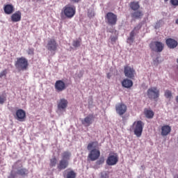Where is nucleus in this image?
<instances>
[{
    "instance_id": "f257e3e1",
    "label": "nucleus",
    "mask_w": 178,
    "mask_h": 178,
    "mask_svg": "<svg viewBox=\"0 0 178 178\" xmlns=\"http://www.w3.org/2000/svg\"><path fill=\"white\" fill-rule=\"evenodd\" d=\"M63 15L65 16L67 19L74 17V15H76V6L70 4L65 6L60 13V15L63 16Z\"/></svg>"
},
{
    "instance_id": "f03ea898",
    "label": "nucleus",
    "mask_w": 178,
    "mask_h": 178,
    "mask_svg": "<svg viewBox=\"0 0 178 178\" xmlns=\"http://www.w3.org/2000/svg\"><path fill=\"white\" fill-rule=\"evenodd\" d=\"M15 66L19 72H24L29 69V60L23 56L17 58Z\"/></svg>"
},
{
    "instance_id": "7ed1b4c3",
    "label": "nucleus",
    "mask_w": 178,
    "mask_h": 178,
    "mask_svg": "<svg viewBox=\"0 0 178 178\" xmlns=\"http://www.w3.org/2000/svg\"><path fill=\"white\" fill-rule=\"evenodd\" d=\"M30 172L29 171V169L26 168H19L17 169V171L15 172V170H11L10 175L8 177V178H16L17 176H19V177H29V174Z\"/></svg>"
},
{
    "instance_id": "20e7f679",
    "label": "nucleus",
    "mask_w": 178,
    "mask_h": 178,
    "mask_svg": "<svg viewBox=\"0 0 178 178\" xmlns=\"http://www.w3.org/2000/svg\"><path fill=\"white\" fill-rule=\"evenodd\" d=\"M132 130L136 137H141L144 129V122L141 120L135 121L131 127Z\"/></svg>"
},
{
    "instance_id": "39448f33",
    "label": "nucleus",
    "mask_w": 178,
    "mask_h": 178,
    "mask_svg": "<svg viewBox=\"0 0 178 178\" xmlns=\"http://www.w3.org/2000/svg\"><path fill=\"white\" fill-rule=\"evenodd\" d=\"M58 47H59V44L54 38L49 39L46 44L47 51H49L51 54L53 53L54 55H55V52L58 51Z\"/></svg>"
},
{
    "instance_id": "423d86ee",
    "label": "nucleus",
    "mask_w": 178,
    "mask_h": 178,
    "mask_svg": "<svg viewBox=\"0 0 178 178\" xmlns=\"http://www.w3.org/2000/svg\"><path fill=\"white\" fill-rule=\"evenodd\" d=\"M105 20L108 26H116V23H118V15L112 12H108L105 15Z\"/></svg>"
},
{
    "instance_id": "0eeeda50",
    "label": "nucleus",
    "mask_w": 178,
    "mask_h": 178,
    "mask_svg": "<svg viewBox=\"0 0 178 178\" xmlns=\"http://www.w3.org/2000/svg\"><path fill=\"white\" fill-rule=\"evenodd\" d=\"M149 48L154 52H162L165 48V44L162 42L154 41L149 44Z\"/></svg>"
},
{
    "instance_id": "6e6552de",
    "label": "nucleus",
    "mask_w": 178,
    "mask_h": 178,
    "mask_svg": "<svg viewBox=\"0 0 178 178\" xmlns=\"http://www.w3.org/2000/svg\"><path fill=\"white\" fill-rule=\"evenodd\" d=\"M147 97L149 99H158L159 98V90L156 87H152L147 90Z\"/></svg>"
},
{
    "instance_id": "1a4fd4ad",
    "label": "nucleus",
    "mask_w": 178,
    "mask_h": 178,
    "mask_svg": "<svg viewBox=\"0 0 178 178\" xmlns=\"http://www.w3.org/2000/svg\"><path fill=\"white\" fill-rule=\"evenodd\" d=\"M124 73L125 77H127L128 79H133L136 76V70L134 68L127 65L124 67Z\"/></svg>"
},
{
    "instance_id": "9d476101",
    "label": "nucleus",
    "mask_w": 178,
    "mask_h": 178,
    "mask_svg": "<svg viewBox=\"0 0 178 178\" xmlns=\"http://www.w3.org/2000/svg\"><path fill=\"white\" fill-rule=\"evenodd\" d=\"M106 163L108 165V166H113L119 162V157L118 156V154H110L106 160Z\"/></svg>"
},
{
    "instance_id": "9b49d317",
    "label": "nucleus",
    "mask_w": 178,
    "mask_h": 178,
    "mask_svg": "<svg viewBox=\"0 0 178 178\" xmlns=\"http://www.w3.org/2000/svg\"><path fill=\"white\" fill-rule=\"evenodd\" d=\"M99 156H101V152L99 151V149H93L90 151L88 157L89 158V159H90V161L94 162V161H97V159H98Z\"/></svg>"
},
{
    "instance_id": "f8f14e48",
    "label": "nucleus",
    "mask_w": 178,
    "mask_h": 178,
    "mask_svg": "<svg viewBox=\"0 0 178 178\" xmlns=\"http://www.w3.org/2000/svg\"><path fill=\"white\" fill-rule=\"evenodd\" d=\"M54 87L58 92H60L66 90V83L62 80H58L56 81Z\"/></svg>"
},
{
    "instance_id": "ddd939ff",
    "label": "nucleus",
    "mask_w": 178,
    "mask_h": 178,
    "mask_svg": "<svg viewBox=\"0 0 178 178\" xmlns=\"http://www.w3.org/2000/svg\"><path fill=\"white\" fill-rule=\"evenodd\" d=\"M94 119H95V117L93 115H89L86 117L83 120H82V124H83V126L86 127H88L92 124Z\"/></svg>"
},
{
    "instance_id": "4468645a",
    "label": "nucleus",
    "mask_w": 178,
    "mask_h": 178,
    "mask_svg": "<svg viewBox=\"0 0 178 178\" xmlns=\"http://www.w3.org/2000/svg\"><path fill=\"white\" fill-rule=\"evenodd\" d=\"M166 45L170 49H175L178 45V42L176 40L172 38H168L165 40Z\"/></svg>"
},
{
    "instance_id": "2eb2a0df",
    "label": "nucleus",
    "mask_w": 178,
    "mask_h": 178,
    "mask_svg": "<svg viewBox=\"0 0 178 178\" xmlns=\"http://www.w3.org/2000/svg\"><path fill=\"white\" fill-rule=\"evenodd\" d=\"M69 166V161L67 160L61 159L59 161L58 163L57 164V169L58 170H65L66 168Z\"/></svg>"
},
{
    "instance_id": "dca6fc26",
    "label": "nucleus",
    "mask_w": 178,
    "mask_h": 178,
    "mask_svg": "<svg viewBox=\"0 0 178 178\" xmlns=\"http://www.w3.org/2000/svg\"><path fill=\"white\" fill-rule=\"evenodd\" d=\"M22 20V12L17 11L11 15V22L13 23H17Z\"/></svg>"
},
{
    "instance_id": "f3484780",
    "label": "nucleus",
    "mask_w": 178,
    "mask_h": 178,
    "mask_svg": "<svg viewBox=\"0 0 178 178\" xmlns=\"http://www.w3.org/2000/svg\"><path fill=\"white\" fill-rule=\"evenodd\" d=\"M121 84L124 88H131V87H133V81L129 79H124Z\"/></svg>"
},
{
    "instance_id": "a211bd4d",
    "label": "nucleus",
    "mask_w": 178,
    "mask_h": 178,
    "mask_svg": "<svg viewBox=\"0 0 178 178\" xmlns=\"http://www.w3.org/2000/svg\"><path fill=\"white\" fill-rule=\"evenodd\" d=\"M6 15H12L15 12V7L12 4H7L3 8Z\"/></svg>"
},
{
    "instance_id": "6ab92c4d",
    "label": "nucleus",
    "mask_w": 178,
    "mask_h": 178,
    "mask_svg": "<svg viewBox=\"0 0 178 178\" xmlns=\"http://www.w3.org/2000/svg\"><path fill=\"white\" fill-rule=\"evenodd\" d=\"M15 119L19 122H24L26 120V112H17Z\"/></svg>"
},
{
    "instance_id": "aec40b11",
    "label": "nucleus",
    "mask_w": 178,
    "mask_h": 178,
    "mask_svg": "<svg viewBox=\"0 0 178 178\" xmlns=\"http://www.w3.org/2000/svg\"><path fill=\"white\" fill-rule=\"evenodd\" d=\"M172 131V128L169 125H164L161 127V136H168Z\"/></svg>"
},
{
    "instance_id": "412c9836",
    "label": "nucleus",
    "mask_w": 178,
    "mask_h": 178,
    "mask_svg": "<svg viewBox=\"0 0 178 178\" xmlns=\"http://www.w3.org/2000/svg\"><path fill=\"white\" fill-rule=\"evenodd\" d=\"M132 19H141L144 16V13L141 10H137L131 14Z\"/></svg>"
},
{
    "instance_id": "4be33fe9",
    "label": "nucleus",
    "mask_w": 178,
    "mask_h": 178,
    "mask_svg": "<svg viewBox=\"0 0 178 178\" xmlns=\"http://www.w3.org/2000/svg\"><path fill=\"white\" fill-rule=\"evenodd\" d=\"M68 102L65 99H61L58 104V109H66L67 108Z\"/></svg>"
},
{
    "instance_id": "5701e85b",
    "label": "nucleus",
    "mask_w": 178,
    "mask_h": 178,
    "mask_svg": "<svg viewBox=\"0 0 178 178\" xmlns=\"http://www.w3.org/2000/svg\"><path fill=\"white\" fill-rule=\"evenodd\" d=\"M117 112H126L127 111V106L124 104H118L115 106Z\"/></svg>"
},
{
    "instance_id": "b1692460",
    "label": "nucleus",
    "mask_w": 178,
    "mask_h": 178,
    "mask_svg": "<svg viewBox=\"0 0 178 178\" xmlns=\"http://www.w3.org/2000/svg\"><path fill=\"white\" fill-rule=\"evenodd\" d=\"M129 8L134 10L136 11L140 9V2L138 1H132L129 3Z\"/></svg>"
},
{
    "instance_id": "393cba45",
    "label": "nucleus",
    "mask_w": 178,
    "mask_h": 178,
    "mask_svg": "<svg viewBox=\"0 0 178 178\" xmlns=\"http://www.w3.org/2000/svg\"><path fill=\"white\" fill-rule=\"evenodd\" d=\"M62 159H64V161H70V157L72 156V153L70 152L66 151L62 153L61 154Z\"/></svg>"
},
{
    "instance_id": "a878e982",
    "label": "nucleus",
    "mask_w": 178,
    "mask_h": 178,
    "mask_svg": "<svg viewBox=\"0 0 178 178\" xmlns=\"http://www.w3.org/2000/svg\"><path fill=\"white\" fill-rule=\"evenodd\" d=\"M72 46L74 48H79V47L81 46V38L76 39L72 42Z\"/></svg>"
},
{
    "instance_id": "bb28decb",
    "label": "nucleus",
    "mask_w": 178,
    "mask_h": 178,
    "mask_svg": "<svg viewBox=\"0 0 178 178\" xmlns=\"http://www.w3.org/2000/svg\"><path fill=\"white\" fill-rule=\"evenodd\" d=\"M57 163L58 160L56 159V157H53L52 159H50L49 166L50 168H55Z\"/></svg>"
},
{
    "instance_id": "cd10ccee",
    "label": "nucleus",
    "mask_w": 178,
    "mask_h": 178,
    "mask_svg": "<svg viewBox=\"0 0 178 178\" xmlns=\"http://www.w3.org/2000/svg\"><path fill=\"white\" fill-rule=\"evenodd\" d=\"M67 178H76V172L73 170L67 172Z\"/></svg>"
},
{
    "instance_id": "c85d7f7f",
    "label": "nucleus",
    "mask_w": 178,
    "mask_h": 178,
    "mask_svg": "<svg viewBox=\"0 0 178 178\" xmlns=\"http://www.w3.org/2000/svg\"><path fill=\"white\" fill-rule=\"evenodd\" d=\"M6 101V95H0V105H3Z\"/></svg>"
},
{
    "instance_id": "c756f323",
    "label": "nucleus",
    "mask_w": 178,
    "mask_h": 178,
    "mask_svg": "<svg viewBox=\"0 0 178 178\" xmlns=\"http://www.w3.org/2000/svg\"><path fill=\"white\" fill-rule=\"evenodd\" d=\"M98 142H91L88 145V150L91 151V148H94V145H97Z\"/></svg>"
},
{
    "instance_id": "7c9ffc66",
    "label": "nucleus",
    "mask_w": 178,
    "mask_h": 178,
    "mask_svg": "<svg viewBox=\"0 0 178 178\" xmlns=\"http://www.w3.org/2000/svg\"><path fill=\"white\" fill-rule=\"evenodd\" d=\"M145 115L147 119H152L154 118V112H146L145 113Z\"/></svg>"
},
{
    "instance_id": "2f4dec72",
    "label": "nucleus",
    "mask_w": 178,
    "mask_h": 178,
    "mask_svg": "<svg viewBox=\"0 0 178 178\" xmlns=\"http://www.w3.org/2000/svg\"><path fill=\"white\" fill-rule=\"evenodd\" d=\"M165 98H172V92L170 90H165Z\"/></svg>"
},
{
    "instance_id": "473e14b6",
    "label": "nucleus",
    "mask_w": 178,
    "mask_h": 178,
    "mask_svg": "<svg viewBox=\"0 0 178 178\" xmlns=\"http://www.w3.org/2000/svg\"><path fill=\"white\" fill-rule=\"evenodd\" d=\"M8 74V70L5 69L1 72H0V79H2L3 76H6Z\"/></svg>"
},
{
    "instance_id": "72a5a7b5",
    "label": "nucleus",
    "mask_w": 178,
    "mask_h": 178,
    "mask_svg": "<svg viewBox=\"0 0 178 178\" xmlns=\"http://www.w3.org/2000/svg\"><path fill=\"white\" fill-rule=\"evenodd\" d=\"M101 178H109V173L103 172L101 173Z\"/></svg>"
},
{
    "instance_id": "f704fd0d",
    "label": "nucleus",
    "mask_w": 178,
    "mask_h": 178,
    "mask_svg": "<svg viewBox=\"0 0 178 178\" xmlns=\"http://www.w3.org/2000/svg\"><path fill=\"white\" fill-rule=\"evenodd\" d=\"M170 3H171L172 6H178V0H170Z\"/></svg>"
},
{
    "instance_id": "c9c22d12",
    "label": "nucleus",
    "mask_w": 178,
    "mask_h": 178,
    "mask_svg": "<svg viewBox=\"0 0 178 178\" xmlns=\"http://www.w3.org/2000/svg\"><path fill=\"white\" fill-rule=\"evenodd\" d=\"M105 162V160L104 159H100L99 160L96 161V165L99 166V165H102Z\"/></svg>"
},
{
    "instance_id": "e433bc0d",
    "label": "nucleus",
    "mask_w": 178,
    "mask_h": 178,
    "mask_svg": "<svg viewBox=\"0 0 178 178\" xmlns=\"http://www.w3.org/2000/svg\"><path fill=\"white\" fill-rule=\"evenodd\" d=\"M118 113L121 118H122L123 120H125L127 118H129V115H126V116H124V112H119Z\"/></svg>"
},
{
    "instance_id": "4c0bfd02",
    "label": "nucleus",
    "mask_w": 178,
    "mask_h": 178,
    "mask_svg": "<svg viewBox=\"0 0 178 178\" xmlns=\"http://www.w3.org/2000/svg\"><path fill=\"white\" fill-rule=\"evenodd\" d=\"M28 55H34V49L33 48L28 49Z\"/></svg>"
},
{
    "instance_id": "58836bf2",
    "label": "nucleus",
    "mask_w": 178,
    "mask_h": 178,
    "mask_svg": "<svg viewBox=\"0 0 178 178\" xmlns=\"http://www.w3.org/2000/svg\"><path fill=\"white\" fill-rule=\"evenodd\" d=\"M134 35H136V33L134 32V30L132 31L131 33H130V35L129 37H132L134 38Z\"/></svg>"
},
{
    "instance_id": "ea45409f",
    "label": "nucleus",
    "mask_w": 178,
    "mask_h": 178,
    "mask_svg": "<svg viewBox=\"0 0 178 178\" xmlns=\"http://www.w3.org/2000/svg\"><path fill=\"white\" fill-rule=\"evenodd\" d=\"M128 41H130L131 42H134V38L129 36V38H128Z\"/></svg>"
},
{
    "instance_id": "a19ab883",
    "label": "nucleus",
    "mask_w": 178,
    "mask_h": 178,
    "mask_svg": "<svg viewBox=\"0 0 178 178\" xmlns=\"http://www.w3.org/2000/svg\"><path fill=\"white\" fill-rule=\"evenodd\" d=\"M81 0H70L71 2H73L74 3H79Z\"/></svg>"
},
{
    "instance_id": "79ce46f5",
    "label": "nucleus",
    "mask_w": 178,
    "mask_h": 178,
    "mask_svg": "<svg viewBox=\"0 0 178 178\" xmlns=\"http://www.w3.org/2000/svg\"><path fill=\"white\" fill-rule=\"evenodd\" d=\"M17 112H24V111L19 109V110H17Z\"/></svg>"
},
{
    "instance_id": "37998d69",
    "label": "nucleus",
    "mask_w": 178,
    "mask_h": 178,
    "mask_svg": "<svg viewBox=\"0 0 178 178\" xmlns=\"http://www.w3.org/2000/svg\"><path fill=\"white\" fill-rule=\"evenodd\" d=\"M145 112H152V111L147 110V111H145Z\"/></svg>"
},
{
    "instance_id": "c03bdc74",
    "label": "nucleus",
    "mask_w": 178,
    "mask_h": 178,
    "mask_svg": "<svg viewBox=\"0 0 178 178\" xmlns=\"http://www.w3.org/2000/svg\"><path fill=\"white\" fill-rule=\"evenodd\" d=\"M175 23L178 24V19L176 20Z\"/></svg>"
},
{
    "instance_id": "a18cd8bd",
    "label": "nucleus",
    "mask_w": 178,
    "mask_h": 178,
    "mask_svg": "<svg viewBox=\"0 0 178 178\" xmlns=\"http://www.w3.org/2000/svg\"><path fill=\"white\" fill-rule=\"evenodd\" d=\"M175 178H178V174L175 177Z\"/></svg>"
},
{
    "instance_id": "49530a36",
    "label": "nucleus",
    "mask_w": 178,
    "mask_h": 178,
    "mask_svg": "<svg viewBox=\"0 0 178 178\" xmlns=\"http://www.w3.org/2000/svg\"><path fill=\"white\" fill-rule=\"evenodd\" d=\"M168 1H169V0H164V2H168Z\"/></svg>"
},
{
    "instance_id": "de8ad7c7",
    "label": "nucleus",
    "mask_w": 178,
    "mask_h": 178,
    "mask_svg": "<svg viewBox=\"0 0 178 178\" xmlns=\"http://www.w3.org/2000/svg\"><path fill=\"white\" fill-rule=\"evenodd\" d=\"M111 41H114L113 38L111 39Z\"/></svg>"
}]
</instances>
